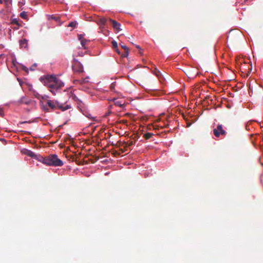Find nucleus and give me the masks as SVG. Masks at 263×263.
<instances>
[{
    "label": "nucleus",
    "instance_id": "a878e982",
    "mask_svg": "<svg viewBox=\"0 0 263 263\" xmlns=\"http://www.w3.org/2000/svg\"><path fill=\"white\" fill-rule=\"evenodd\" d=\"M36 64H34L33 65H32L31 67H30V70H34V67H36Z\"/></svg>",
    "mask_w": 263,
    "mask_h": 263
},
{
    "label": "nucleus",
    "instance_id": "0eeeda50",
    "mask_svg": "<svg viewBox=\"0 0 263 263\" xmlns=\"http://www.w3.org/2000/svg\"><path fill=\"white\" fill-rule=\"evenodd\" d=\"M109 21L112 24V27L115 30H116L118 32L121 30V29L120 28L121 25L120 23L111 18H110Z\"/></svg>",
    "mask_w": 263,
    "mask_h": 263
},
{
    "label": "nucleus",
    "instance_id": "20e7f679",
    "mask_svg": "<svg viewBox=\"0 0 263 263\" xmlns=\"http://www.w3.org/2000/svg\"><path fill=\"white\" fill-rule=\"evenodd\" d=\"M72 68L74 73H80L83 72L82 64L77 59H74L72 62Z\"/></svg>",
    "mask_w": 263,
    "mask_h": 263
},
{
    "label": "nucleus",
    "instance_id": "2eb2a0df",
    "mask_svg": "<svg viewBox=\"0 0 263 263\" xmlns=\"http://www.w3.org/2000/svg\"><path fill=\"white\" fill-rule=\"evenodd\" d=\"M112 48L114 49H115L116 51L119 53L120 54V52L119 51L118 49H117V47H118V44H117V43L116 42V41H112Z\"/></svg>",
    "mask_w": 263,
    "mask_h": 263
},
{
    "label": "nucleus",
    "instance_id": "5701e85b",
    "mask_svg": "<svg viewBox=\"0 0 263 263\" xmlns=\"http://www.w3.org/2000/svg\"><path fill=\"white\" fill-rule=\"evenodd\" d=\"M120 45H121V47H122L123 49H124V50H129V49H128V47H127L126 46L124 45H122V44H120Z\"/></svg>",
    "mask_w": 263,
    "mask_h": 263
},
{
    "label": "nucleus",
    "instance_id": "f704fd0d",
    "mask_svg": "<svg viewBox=\"0 0 263 263\" xmlns=\"http://www.w3.org/2000/svg\"><path fill=\"white\" fill-rule=\"evenodd\" d=\"M156 74L157 76H158V75H159V74H158V73H156Z\"/></svg>",
    "mask_w": 263,
    "mask_h": 263
},
{
    "label": "nucleus",
    "instance_id": "a211bd4d",
    "mask_svg": "<svg viewBox=\"0 0 263 263\" xmlns=\"http://www.w3.org/2000/svg\"><path fill=\"white\" fill-rule=\"evenodd\" d=\"M20 16H21L22 18H25V19L27 18V16L26 12H25V11H23V12H22L20 13Z\"/></svg>",
    "mask_w": 263,
    "mask_h": 263
},
{
    "label": "nucleus",
    "instance_id": "7c9ffc66",
    "mask_svg": "<svg viewBox=\"0 0 263 263\" xmlns=\"http://www.w3.org/2000/svg\"><path fill=\"white\" fill-rule=\"evenodd\" d=\"M89 118H91L92 119V120L94 121L95 120V118L93 117H92V118H90L89 117Z\"/></svg>",
    "mask_w": 263,
    "mask_h": 263
},
{
    "label": "nucleus",
    "instance_id": "39448f33",
    "mask_svg": "<svg viewBox=\"0 0 263 263\" xmlns=\"http://www.w3.org/2000/svg\"><path fill=\"white\" fill-rule=\"evenodd\" d=\"M213 134L215 137H219L220 135L225 136L226 132L223 129L221 124H218L216 128L214 129Z\"/></svg>",
    "mask_w": 263,
    "mask_h": 263
},
{
    "label": "nucleus",
    "instance_id": "7ed1b4c3",
    "mask_svg": "<svg viewBox=\"0 0 263 263\" xmlns=\"http://www.w3.org/2000/svg\"><path fill=\"white\" fill-rule=\"evenodd\" d=\"M40 161L49 166H61L63 165L62 161L55 154L50 155L45 157H40Z\"/></svg>",
    "mask_w": 263,
    "mask_h": 263
},
{
    "label": "nucleus",
    "instance_id": "9d476101",
    "mask_svg": "<svg viewBox=\"0 0 263 263\" xmlns=\"http://www.w3.org/2000/svg\"><path fill=\"white\" fill-rule=\"evenodd\" d=\"M113 101L114 102V104L116 106H118L120 107H123L124 106V103L123 102V101L122 100L114 99L113 100Z\"/></svg>",
    "mask_w": 263,
    "mask_h": 263
},
{
    "label": "nucleus",
    "instance_id": "423d86ee",
    "mask_svg": "<svg viewBox=\"0 0 263 263\" xmlns=\"http://www.w3.org/2000/svg\"><path fill=\"white\" fill-rule=\"evenodd\" d=\"M22 153L24 155H26L33 158H35L37 157V156L33 152L26 148L23 149L22 150Z\"/></svg>",
    "mask_w": 263,
    "mask_h": 263
},
{
    "label": "nucleus",
    "instance_id": "f03ea898",
    "mask_svg": "<svg viewBox=\"0 0 263 263\" xmlns=\"http://www.w3.org/2000/svg\"><path fill=\"white\" fill-rule=\"evenodd\" d=\"M41 106L42 109L46 112H49V109H51L52 110L59 109L61 111H65L70 108L69 105H65L64 104L60 103L55 100H47L45 104L42 103Z\"/></svg>",
    "mask_w": 263,
    "mask_h": 263
},
{
    "label": "nucleus",
    "instance_id": "473e14b6",
    "mask_svg": "<svg viewBox=\"0 0 263 263\" xmlns=\"http://www.w3.org/2000/svg\"><path fill=\"white\" fill-rule=\"evenodd\" d=\"M121 152H122V153H123V152H124V151H123V150H122V149H121Z\"/></svg>",
    "mask_w": 263,
    "mask_h": 263
},
{
    "label": "nucleus",
    "instance_id": "f257e3e1",
    "mask_svg": "<svg viewBox=\"0 0 263 263\" xmlns=\"http://www.w3.org/2000/svg\"><path fill=\"white\" fill-rule=\"evenodd\" d=\"M44 82L54 95H55L60 89L64 86L63 83L61 80L52 75L47 76Z\"/></svg>",
    "mask_w": 263,
    "mask_h": 263
},
{
    "label": "nucleus",
    "instance_id": "412c9836",
    "mask_svg": "<svg viewBox=\"0 0 263 263\" xmlns=\"http://www.w3.org/2000/svg\"><path fill=\"white\" fill-rule=\"evenodd\" d=\"M74 83H76V82H79L81 84H82V83H84L85 82V79H81V80H74Z\"/></svg>",
    "mask_w": 263,
    "mask_h": 263
},
{
    "label": "nucleus",
    "instance_id": "c85d7f7f",
    "mask_svg": "<svg viewBox=\"0 0 263 263\" xmlns=\"http://www.w3.org/2000/svg\"><path fill=\"white\" fill-rule=\"evenodd\" d=\"M110 114H111V111L108 110V112L106 113L105 116L107 117V116H109Z\"/></svg>",
    "mask_w": 263,
    "mask_h": 263
},
{
    "label": "nucleus",
    "instance_id": "b1692460",
    "mask_svg": "<svg viewBox=\"0 0 263 263\" xmlns=\"http://www.w3.org/2000/svg\"><path fill=\"white\" fill-rule=\"evenodd\" d=\"M125 147H127V146H130L131 145H132L133 144V141H130L129 143H125Z\"/></svg>",
    "mask_w": 263,
    "mask_h": 263
},
{
    "label": "nucleus",
    "instance_id": "72a5a7b5",
    "mask_svg": "<svg viewBox=\"0 0 263 263\" xmlns=\"http://www.w3.org/2000/svg\"><path fill=\"white\" fill-rule=\"evenodd\" d=\"M27 123V122H22L21 123H22V124H23V123Z\"/></svg>",
    "mask_w": 263,
    "mask_h": 263
},
{
    "label": "nucleus",
    "instance_id": "9b49d317",
    "mask_svg": "<svg viewBox=\"0 0 263 263\" xmlns=\"http://www.w3.org/2000/svg\"><path fill=\"white\" fill-rule=\"evenodd\" d=\"M154 135V134L151 133H146L144 135V137L146 140H148L150 139Z\"/></svg>",
    "mask_w": 263,
    "mask_h": 263
},
{
    "label": "nucleus",
    "instance_id": "4be33fe9",
    "mask_svg": "<svg viewBox=\"0 0 263 263\" xmlns=\"http://www.w3.org/2000/svg\"><path fill=\"white\" fill-rule=\"evenodd\" d=\"M84 34H79L78 35V39H79V40L80 41H81L82 39H84Z\"/></svg>",
    "mask_w": 263,
    "mask_h": 263
},
{
    "label": "nucleus",
    "instance_id": "cd10ccee",
    "mask_svg": "<svg viewBox=\"0 0 263 263\" xmlns=\"http://www.w3.org/2000/svg\"><path fill=\"white\" fill-rule=\"evenodd\" d=\"M0 116L1 117H4V112L2 110H0Z\"/></svg>",
    "mask_w": 263,
    "mask_h": 263
},
{
    "label": "nucleus",
    "instance_id": "4468645a",
    "mask_svg": "<svg viewBox=\"0 0 263 263\" xmlns=\"http://www.w3.org/2000/svg\"><path fill=\"white\" fill-rule=\"evenodd\" d=\"M77 25H78V23L76 21H74V22H70L67 26L71 27L72 28V29H74L77 27Z\"/></svg>",
    "mask_w": 263,
    "mask_h": 263
},
{
    "label": "nucleus",
    "instance_id": "bb28decb",
    "mask_svg": "<svg viewBox=\"0 0 263 263\" xmlns=\"http://www.w3.org/2000/svg\"><path fill=\"white\" fill-rule=\"evenodd\" d=\"M20 26V25H16L15 27H13V29L14 30H17V29H18V28H19Z\"/></svg>",
    "mask_w": 263,
    "mask_h": 263
},
{
    "label": "nucleus",
    "instance_id": "aec40b11",
    "mask_svg": "<svg viewBox=\"0 0 263 263\" xmlns=\"http://www.w3.org/2000/svg\"><path fill=\"white\" fill-rule=\"evenodd\" d=\"M129 53V50H124V52L122 53V57H127Z\"/></svg>",
    "mask_w": 263,
    "mask_h": 263
},
{
    "label": "nucleus",
    "instance_id": "ddd939ff",
    "mask_svg": "<svg viewBox=\"0 0 263 263\" xmlns=\"http://www.w3.org/2000/svg\"><path fill=\"white\" fill-rule=\"evenodd\" d=\"M89 42V41L87 40L86 39H82L81 41V44L84 47V49H86L85 45L87 44V43Z\"/></svg>",
    "mask_w": 263,
    "mask_h": 263
},
{
    "label": "nucleus",
    "instance_id": "1a4fd4ad",
    "mask_svg": "<svg viewBox=\"0 0 263 263\" xmlns=\"http://www.w3.org/2000/svg\"><path fill=\"white\" fill-rule=\"evenodd\" d=\"M106 21L107 20L105 17H98L95 20V22L101 26L104 25Z\"/></svg>",
    "mask_w": 263,
    "mask_h": 263
},
{
    "label": "nucleus",
    "instance_id": "f3484780",
    "mask_svg": "<svg viewBox=\"0 0 263 263\" xmlns=\"http://www.w3.org/2000/svg\"><path fill=\"white\" fill-rule=\"evenodd\" d=\"M11 24L12 25H19L20 24L18 23V20L16 18H14L11 20Z\"/></svg>",
    "mask_w": 263,
    "mask_h": 263
},
{
    "label": "nucleus",
    "instance_id": "6e6552de",
    "mask_svg": "<svg viewBox=\"0 0 263 263\" xmlns=\"http://www.w3.org/2000/svg\"><path fill=\"white\" fill-rule=\"evenodd\" d=\"M31 101V100L27 99L25 97H23L17 101V103L18 105H21L22 104L28 105L30 103Z\"/></svg>",
    "mask_w": 263,
    "mask_h": 263
},
{
    "label": "nucleus",
    "instance_id": "c756f323",
    "mask_svg": "<svg viewBox=\"0 0 263 263\" xmlns=\"http://www.w3.org/2000/svg\"><path fill=\"white\" fill-rule=\"evenodd\" d=\"M136 48H137V49H139V50H141V48H140V47L139 45H136Z\"/></svg>",
    "mask_w": 263,
    "mask_h": 263
},
{
    "label": "nucleus",
    "instance_id": "393cba45",
    "mask_svg": "<svg viewBox=\"0 0 263 263\" xmlns=\"http://www.w3.org/2000/svg\"><path fill=\"white\" fill-rule=\"evenodd\" d=\"M22 69H23V70L25 71L26 72H27V73L28 72V68L26 66H22Z\"/></svg>",
    "mask_w": 263,
    "mask_h": 263
},
{
    "label": "nucleus",
    "instance_id": "2f4dec72",
    "mask_svg": "<svg viewBox=\"0 0 263 263\" xmlns=\"http://www.w3.org/2000/svg\"><path fill=\"white\" fill-rule=\"evenodd\" d=\"M3 3V1L2 0H0V4H2Z\"/></svg>",
    "mask_w": 263,
    "mask_h": 263
},
{
    "label": "nucleus",
    "instance_id": "6ab92c4d",
    "mask_svg": "<svg viewBox=\"0 0 263 263\" xmlns=\"http://www.w3.org/2000/svg\"><path fill=\"white\" fill-rule=\"evenodd\" d=\"M27 42V41L26 39H24L20 41V45L21 46H23L25 44H26Z\"/></svg>",
    "mask_w": 263,
    "mask_h": 263
},
{
    "label": "nucleus",
    "instance_id": "f8f14e48",
    "mask_svg": "<svg viewBox=\"0 0 263 263\" xmlns=\"http://www.w3.org/2000/svg\"><path fill=\"white\" fill-rule=\"evenodd\" d=\"M48 19H52V20H54L56 21H59L60 20V17L58 16H55L54 15H48Z\"/></svg>",
    "mask_w": 263,
    "mask_h": 263
},
{
    "label": "nucleus",
    "instance_id": "dca6fc26",
    "mask_svg": "<svg viewBox=\"0 0 263 263\" xmlns=\"http://www.w3.org/2000/svg\"><path fill=\"white\" fill-rule=\"evenodd\" d=\"M116 85V82H114L112 83L110 85V89L111 91H115V86Z\"/></svg>",
    "mask_w": 263,
    "mask_h": 263
}]
</instances>
